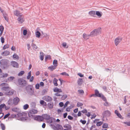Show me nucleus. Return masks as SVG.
Returning a JSON list of instances; mask_svg holds the SVG:
<instances>
[{
	"label": "nucleus",
	"instance_id": "58",
	"mask_svg": "<svg viewBox=\"0 0 130 130\" xmlns=\"http://www.w3.org/2000/svg\"><path fill=\"white\" fill-rule=\"evenodd\" d=\"M123 123L129 126H130V121H129V122H123Z\"/></svg>",
	"mask_w": 130,
	"mask_h": 130
},
{
	"label": "nucleus",
	"instance_id": "28",
	"mask_svg": "<svg viewBox=\"0 0 130 130\" xmlns=\"http://www.w3.org/2000/svg\"><path fill=\"white\" fill-rule=\"evenodd\" d=\"M7 87H3L1 88V89L2 90H4V91H8V90L9 89V87L6 86Z\"/></svg>",
	"mask_w": 130,
	"mask_h": 130
},
{
	"label": "nucleus",
	"instance_id": "13",
	"mask_svg": "<svg viewBox=\"0 0 130 130\" xmlns=\"http://www.w3.org/2000/svg\"><path fill=\"white\" fill-rule=\"evenodd\" d=\"M94 91L96 97H100L102 99V96H104L103 94L100 93L97 90H95Z\"/></svg>",
	"mask_w": 130,
	"mask_h": 130
},
{
	"label": "nucleus",
	"instance_id": "63",
	"mask_svg": "<svg viewBox=\"0 0 130 130\" xmlns=\"http://www.w3.org/2000/svg\"><path fill=\"white\" fill-rule=\"evenodd\" d=\"M39 84L38 83L36 85L35 88L37 89H39Z\"/></svg>",
	"mask_w": 130,
	"mask_h": 130
},
{
	"label": "nucleus",
	"instance_id": "11",
	"mask_svg": "<svg viewBox=\"0 0 130 130\" xmlns=\"http://www.w3.org/2000/svg\"><path fill=\"white\" fill-rule=\"evenodd\" d=\"M34 120L38 121H41L43 120V118L42 116H37L36 117H34Z\"/></svg>",
	"mask_w": 130,
	"mask_h": 130
},
{
	"label": "nucleus",
	"instance_id": "17",
	"mask_svg": "<svg viewBox=\"0 0 130 130\" xmlns=\"http://www.w3.org/2000/svg\"><path fill=\"white\" fill-rule=\"evenodd\" d=\"M20 101L19 98L18 97H16L14 98L13 100V104L15 105H17L18 104Z\"/></svg>",
	"mask_w": 130,
	"mask_h": 130
},
{
	"label": "nucleus",
	"instance_id": "33",
	"mask_svg": "<svg viewBox=\"0 0 130 130\" xmlns=\"http://www.w3.org/2000/svg\"><path fill=\"white\" fill-rule=\"evenodd\" d=\"M95 14L97 16H98L99 17H101L102 15V13L101 14V13L98 11H96Z\"/></svg>",
	"mask_w": 130,
	"mask_h": 130
},
{
	"label": "nucleus",
	"instance_id": "48",
	"mask_svg": "<svg viewBox=\"0 0 130 130\" xmlns=\"http://www.w3.org/2000/svg\"><path fill=\"white\" fill-rule=\"evenodd\" d=\"M67 97V95H64L62 97V99L63 100H65Z\"/></svg>",
	"mask_w": 130,
	"mask_h": 130
},
{
	"label": "nucleus",
	"instance_id": "36",
	"mask_svg": "<svg viewBox=\"0 0 130 130\" xmlns=\"http://www.w3.org/2000/svg\"><path fill=\"white\" fill-rule=\"evenodd\" d=\"M51 56L50 55H48L45 56V61H46L47 59L50 60L51 59Z\"/></svg>",
	"mask_w": 130,
	"mask_h": 130
},
{
	"label": "nucleus",
	"instance_id": "53",
	"mask_svg": "<svg viewBox=\"0 0 130 130\" xmlns=\"http://www.w3.org/2000/svg\"><path fill=\"white\" fill-rule=\"evenodd\" d=\"M80 122H81L83 124H86V121L85 120H82L81 119L80 120Z\"/></svg>",
	"mask_w": 130,
	"mask_h": 130
},
{
	"label": "nucleus",
	"instance_id": "46",
	"mask_svg": "<svg viewBox=\"0 0 130 130\" xmlns=\"http://www.w3.org/2000/svg\"><path fill=\"white\" fill-rule=\"evenodd\" d=\"M78 92L80 94H83L84 93V91L83 90H78Z\"/></svg>",
	"mask_w": 130,
	"mask_h": 130
},
{
	"label": "nucleus",
	"instance_id": "61",
	"mask_svg": "<svg viewBox=\"0 0 130 130\" xmlns=\"http://www.w3.org/2000/svg\"><path fill=\"white\" fill-rule=\"evenodd\" d=\"M1 41L2 43H3L5 42V39L3 37H1Z\"/></svg>",
	"mask_w": 130,
	"mask_h": 130
},
{
	"label": "nucleus",
	"instance_id": "56",
	"mask_svg": "<svg viewBox=\"0 0 130 130\" xmlns=\"http://www.w3.org/2000/svg\"><path fill=\"white\" fill-rule=\"evenodd\" d=\"M57 60H54L53 61V64L54 65H57Z\"/></svg>",
	"mask_w": 130,
	"mask_h": 130
},
{
	"label": "nucleus",
	"instance_id": "25",
	"mask_svg": "<svg viewBox=\"0 0 130 130\" xmlns=\"http://www.w3.org/2000/svg\"><path fill=\"white\" fill-rule=\"evenodd\" d=\"M47 106L49 108L52 109L53 107V103L52 102H50L48 103Z\"/></svg>",
	"mask_w": 130,
	"mask_h": 130
},
{
	"label": "nucleus",
	"instance_id": "6",
	"mask_svg": "<svg viewBox=\"0 0 130 130\" xmlns=\"http://www.w3.org/2000/svg\"><path fill=\"white\" fill-rule=\"evenodd\" d=\"M27 90L29 91V94L32 95L34 93V91L33 89V87L31 85H28L26 87Z\"/></svg>",
	"mask_w": 130,
	"mask_h": 130
},
{
	"label": "nucleus",
	"instance_id": "3",
	"mask_svg": "<svg viewBox=\"0 0 130 130\" xmlns=\"http://www.w3.org/2000/svg\"><path fill=\"white\" fill-rule=\"evenodd\" d=\"M18 83L19 85L21 87L25 86L27 85L26 81L22 78H19L18 80Z\"/></svg>",
	"mask_w": 130,
	"mask_h": 130
},
{
	"label": "nucleus",
	"instance_id": "44",
	"mask_svg": "<svg viewBox=\"0 0 130 130\" xmlns=\"http://www.w3.org/2000/svg\"><path fill=\"white\" fill-rule=\"evenodd\" d=\"M13 58H15L16 59H18L19 58V56L16 54H14L13 56Z\"/></svg>",
	"mask_w": 130,
	"mask_h": 130
},
{
	"label": "nucleus",
	"instance_id": "29",
	"mask_svg": "<svg viewBox=\"0 0 130 130\" xmlns=\"http://www.w3.org/2000/svg\"><path fill=\"white\" fill-rule=\"evenodd\" d=\"M5 106H6L4 104H1L0 105V113L1 112V114L2 113V108L4 107Z\"/></svg>",
	"mask_w": 130,
	"mask_h": 130
},
{
	"label": "nucleus",
	"instance_id": "21",
	"mask_svg": "<svg viewBox=\"0 0 130 130\" xmlns=\"http://www.w3.org/2000/svg\"><path fill=\"white\" fill-rule=\"evenodd\" d=\"M3 16L5 19L8 22L9 21V18L7 14L6 13H3Z\"/></svg>",
	"mask_w": 130,
	"mask_h": 130
},
{
	"label": "nucleus",
	"instance_id": "5",
	"mask_svg": "<svg viewBox=\"0 0 130 130\" xmlns=\"http://www.w3.org/2000/svg\"><path fill=\"white\" fill-rule=\"evenodd\" d=\"M100 28H98L90 32V35H91L92 36H96L99 33H100Z\"/></svg>",
	"mask_w": 130,
	"mask_h": 130
},
{
	"label": "nucleus",
	"instance_id": "10",
	"mask_svg": "<svg viewBox=\"0 0 130 130\" xmlns=\"http://www.w3.org/2000/svg\"><path fill=\"white\" fill-rule=\"evenodd\" d=\"M111 113L110 111L108 110L105 111L103 113L102 115L103 117H107L110 116Z\"/></svg>",
	"mask_w": 130,
	"mask_h": 130
},
{
	"label": "nucleus",
	"instance_id": "2",
	"mask_svg": "<svg viewBox=\"0 0 130 130\" xmlns=\"http://www.w3.org/2000/svg\"><path fill=\"white\" fill-rule=\"evenodd\" d=\"M43 118V120L44 119L47 120V122L51 123H52L53 121H55L56 120L54 118L52 117H50V116L46 114L43 115L42 116Z\"/></svg>",
	"mask_w": 130,
	"mask_h": 130
},
{
	"label": "nucleus",
	"instance_id": "62",
	"mask_svg": "<svg viewBox=\"0 0 130 130\" xmlns=\"http://www.w3.org/2000/svg\"><path fill=\"white\" fill-rule=\"evenodd\" d=\"M126 96H124V103H123L124 104H125L126 103Z\"/></svg>",
	"mask_w": 130,
	"mask_h": 130
},
{
	"label": "nucleus",
	"instance_id": "40",
	"mask_svg": "<svg viewBox=\"0 0 130 130\" xmlns=\"http://www.w3.org/2000/svg\"><path fill=\"white\" fill-rule=\"evenodd\" d=\"M25 73L24 71H21L18 74V76H22Z\"/></svg>",
	"mask_w": 130,
	"mask_h": 130
},
{
	"label": "nucleus",
	"instance_id": "55",
	"mask_svg": "<svg viewBox=\"0 0 130 130\" xmlns=\"http://www.w3.org/2000/svg\"><path fill=\"white\" fill-rule=\"evenodd\" d=\"M0 85L1 86H8V84L5 83H3L1 84Z\"/></svg>",
	"mask_w": 130,
	"mask_h": 130
},
{
	"label": "nucleus",
	"instance_id": "52",
	"mask_svg": "<svg viewBox=\"0 0 130 130\" xmlns=\"http://www.w3.org/2000/svg\"><path fill=\"white\" fill-rule=\"evenodd\" d=\"M118 117L121 119H123V118L122 117V116L121 115L120 113H119L116 115Z\"/></svg>",
	"mask_w": 130,
	"mask_h": 130
},
{
	"label": "nucleus",
	"instance_id": "31",
	"mask_svg": "<svg viewBox=\"0 0 130 130\" xmlns=\"http://www.w3.org/2000/svg\"><path fill=\"white\" fill-rule=\"evenodd\" d=\"M40 58L41 60H43L44 59V53L42 52H40Z\"/></svg>",
	"mask_w": 130,
	"mask_h": 130
},
{
	"label": "nucleus",
	"instance_id": "30",
	"mask_svg": "<svg viewBox=\"0 0 130 130\" xmlns=\"http://www.w3.org/2000/svg\"><path fill=\"white\" fill-rule=\"evenodd\" d=\"M0 63L2 65H5L6 64V60L4 59H2L0 61Z\"/></svg>",
	"mask_w": 130,
	"mask_h": 130
},
{
	"label": "nucleus",
	"instance_id": "41",
	"mask_svg": "<svg viewBox=\"0 0 130 130\" xmlns=\"http://www.w3.org/2000/svg\"><path fill=\"white\" fill-rule=\"evenodd\" d=\"M0 125L2 130H5V127L4 125L2 123H1Z\"/></svg>",
	"mask_w": 130,
	"mask_h": 130
},
{
	"label": "nucleus",
	"instance_id": "27",
	"mask_svg": "<svg viewBox=\"0 0 130 130\" xmlns=\"http://www.w3.org/2000/svg\"><path fill=\"white\" fill-rule=\"evenodd\" d=\"M83 80L81 78H79L77 81L78 84L79 85H81L82 84Z\"/></svg>",
	"mask_w": 130,
	"mask_h": 130
},
{
	"label": "nucleus",
	"instance_id": "39",
	"mask_svg": "<svg viewBox=\"0 0 130 130\" xmlns=\"http://www.w3.org/2000/svg\"><path fill=\"white\" fill-rule=\"evenodd\" d=\"M29 107V105L27 104H26L24 105L23 108L24 109L26 110Z\"/></svg>",
	"mask_w": 130,
	"mask_h": 130
},
{
	"label": "nucleus",
	"instance_id": "50",
	"mask_svg": "<svg viewBox=\"0 0 130 130\" xmlns=\"http://www.w3.org/2000/svg\"><path fill=\"white\" fill-rule=\"evenodd\" d=\"M4 27L2 25L0 26V31L1 32H3Z\"/></svg>",
	"mask_w": 130,
	"mask_h": 130
},
{
	"label": "nucleus",
	"instance_id": "35",
	"mask_svg": "<svg viewBox=\"0 0 130 130\" xmlns=\"http://www.w3.org/2000/svg\"><path fill=\"white\" fill-rule=\"evenodd\" d=\"M31 45L32 46V48L33 50H35L38 48L37 46L35 44L32 43Z\"/></svg>",
	"mask_w": 130,
	"mask_h": 130
},
{
	"label": "nucleus",
	"instance_id": "16",
	"mask_svg": "<svg viewBox=\"0 0 130 130\" xmlns=\"http://www.w3.org/2000/svg\"><path fill=\"white\" fill-rule=\"evenodd\" d=\"M11 65L14 67L18 68L19 67V64L18 63L15 61H12L11 62Z\"/></svg>",
	"mask_w": 130,
	"mask_h": 130
},
{
	"label": "nucleus",
	"instance_id": "4",
	"mask_svg": "<svg viewBox=\"0 0 130 130\" xmlns=\"http://www.w3.org/2000/svg\"><path fill=\"white\" fill-rule=\"evenodd\" d=\"M38 111L37 110L32 109L29 111L28 113V116L29 117H30L31 119L33 118L34 116L32 114H36L38 112Z\"/></svg>",
	"mask_w": 130,
	"mask_h": 130
},
{
	"label": "nucleus",
	"instance_id": "18",
	"mask_svg": "<svg viewBox=\"0 0 130 130\" xmlns=\"http://www.w3.org/2000/svg\"><path fill=\"white\" fill-rule=\"evenodd\" d=\"M90 36H91V35H90V34L89 35H87L86 34L84 33L83 34V38L86 40H87L89 38V37Z\"/></svg>",
	"mask_w": 130,
	"mask_h": 130
},
{
	"label": "nucleus",
	"instance_id": "9",
	"mask_svg": "<svg viewBox=\"0 0 130 130\" xmlns=\"http://www.w3.org/2000/svg\"><path fill=\"white\" fill-rule=\"evenodd\" d=\"M43 99V100L47 102H51L53 100L51 97L47 95L44 96Z\"/></svg>",
	"mask_w": 130,
	"mask_h": 130
},
{
	"label": "nucleus",
	"instance_id": "32",
	"mask_svg": "<svg viewBox=\"0 0 130 130\" xmlns=\"http://www.w3.org/2000/svg\"><path fill=\"white\" fill-rule=\"evenodd\" d=\"M40 103L41 104L45 106H46L47 105L46 103L43 100H41L40 101Z\"/></svg>",
	"mask_w": 130,
	"mask_h": 130
},
{
	"label": "nucleus",
	"instance_id": "26",
	"mask_svg": "<svg viewBox=\"0 0 130 130\" xmlns=\"http://www.w3.org/2000/svg\"><path fill=\"white\" fill-rule=\"evenodd\" d=\"M58 81V79H57L56 78H54L53 80V83H54V86H58V84L57 83Z\"/></svg>",
	"mask_w": 130,
	"mask_h": 130
},
{
	"label": "nucleus",
	"instance_id": "47",
	"mask_svg": "<svg viewBox=\"0 0 130 130\" xmlns=\"http://www.w3.org/2000/svg\"><path fill=\"white\" fill-rule=\"evenodd\" d=\"M9 47V45L8 44H6L3 47V49L4 50H5L6 48H8Z\"/></svg>",
	"mask_w": 130,
	"mask_h": 130
},
{
	"label": "nucleus",
	"instance_id": "1",
	"mask_svg": "<svg viewBox=\"0 0 130 130\" xmlns=\"http://www.w3.org/2000/svg\"><path fill=\"white\" fill-rule=\"evenodd\" d=\"M17 115L18 120L22 121L29 122L31 119L30 117L28 116L27 113L25 112L18 113Z\"/></svg>",
	"mask_w": 130,
	"mask_h": 130
},
{
	"label": "nucleus",
	"instance_id": "64",
	"mask_svg": "<svg viewBox=\"0 0 130 130\" xmlns=\"http://www.w3.org/2000/svg\"><path fill=\"white\" fill-rule=\"evenodd\" d=\"M68 118L69 119L71 120H72L73 118L70 115L68 116Z\"/></svg>",
	"mask_w": 130,
	"mask_h": 130
},
{
	"label": "nucleus",
	"instance_id": "49",
	"mask_svg": "<svg viewBox=\"0 0 130 130\" xmlns=\"http://www.w3.org/2000/svg\"><path fill=\"white\" fill-rule=\"evenodd\" d=\"M83 104L82 103L78 102L77 103V107H79L83 106Z\"/></svg>",
	"mask_w": 130,
	"mask_h": 130
},
{
	"label": "nucleus",
	"instance_id": "54",
	"mask_svg": "<svg viewBox=\"0 0 130 130\" xmlns=\"http://www.w3.org/2000/svg\"><path fill=\"white\" fill-rule=\"evenodd\" d=\"M8 76V74L7 73L3 74V75L1 77L5 78L7 77Z\"/></svg>",
	"mask_w": 130,
	"mask_h": 130
},
{
	"label": "nucleus",
	"instance_id": "51",
	"mask_svg": "<svg viewBox=\"0 0 130 130\" xmlns=\"http://www.w3.org/2000/svg\"><path fill=\"white\" fill-rule=\"evenodd\" d=\"M10 115V113H8L5 115L4 117V119H5L7 118Z\"/></svg>",
	"mask_w": 130,
	"mask_h": 130
},
{
	"label": "nucleus",
	"instance_id": "38",
	"mask_svg": "<svg viewBox=\"0 0 130 130\" xmlns=\"http://www.w3.org/2000/svg\"><path fill=\"white\" fill-rule=\"evenodd\" d=\"M41 35L40 32L39 31H37L36 33V36L38 38L40 37Z\"/></svg>",
	"mask_w": 130,
	"mask_h": 130
},
{
	"label": "nucleus",
	"instance_id": "42",
	"mask_svg": "<svg viewBox=\"0 0 130 130\" xmlns=\"http://www.w3.org/2000/svg\"><path fill=\"white\" fill-rule=\"evenodd\" d=\"M14 78V77L13 76H10L8 78V80L12 81Z\"/></svg>",
	"mask_w": 130,
	"mask_h": 130
},
{
	"label": "nucleus",
	"instance_id": "24",
	"mask_svg": "<svg viewBox=\"0 0 130 130\" xmlns=\"http://www.w3.org/2000/svg\"><path fill=\"white\" fill-rule=\"evenodd\" d=\"M57 66V65L52 66L50 67H49L48 68L51 71H53V70L56 69V67Z\"/></svg>",
	"mask_w": 130,
	"mask_h": 130
},
{
	"label": "nucleus",
	"instance_id": "59",
	"mask_svg": "<svg viewBox=\"0 0 130 130\" xmlns=\"http://www.w3.org/2000/svg\"><path fill=\"white\" fill-rule=\"evenodd\" d=\"M81 111L83 113H86L87 112V110L86 109H84L82 110Z\"/></svg>",
	"mask_w": 130,
	"mask_h": 130
},
{
	"label": "nucleus",
	"instance_id": "19",
	"mask_svg": "<svg viewBox=\"0 0 130 130\" xmlns=\"http://www.w3.org/2000/svg\"><path fill=\"white\" fill-rule=\"evenodd\" d=\"M10 52L9 51H5L4 52L1 53V55L3 56H6L9 55Z\"/></svg>",
	"mask_w": 130,
	"mask_h": 130
},
{
	"label": "nucleus",
	"instance_id": "22",
	"mask_svg": "<svg viewBox=\"0 0 130 130\" xmlns=\"http://www.w3.org/2000/svg\"><path fill=\"white\" fill-rule=\"evenodd\" d=\"M54 91L57 93L62 92V91L61 89L58 88L57 87H55L54 89Z\"/></svg>",
	"mask_w": 130,
	"mask_h": 130
},
{
	"label": "nucleus",
	"instance_id": "20",
	"mask_svg": "<svg viewBox=\"0 0 130 130\" xmlns=\"http://www.w3.org/2000/svg\"><path fill=\"white\" fill-rule=\"evenodd\" d=\"M14 15L17 17H19L21 14L20 11L18 10H16L14 11Z\"/></svg>",
	"mask_w": 130,
	"mask_h": 130
},
{
	"label": "nucleus",
	"instance_id": "23",
	"mask_svg": "<svg viewBox=\"0 0 130 130\" xmlns=\"http://www.w3.org/2000/svg\"><path fill=\"white\" fill-rule=\"evenodd\" d=\"M88 13L91 16L93 17H94V16L95 15V11L91 10Z\"/></svg>",
	"mask_w": 130,
	"mask_h": 130
},
{
	"label": "nucleus",
	"instance_id": "37",
	"mask_svg": "<svg viewBox=\"0 0 130 130\" xmlns=\"http://www.w3.org/2000/svg\"><path fill=\"white\" fill-rule=\"evenodd\" d=\"M102 127L103 128H108V125L107 124L104 123Z\"/></svg>",
	"mask_w": 130,
	"mask_h": 130
},
{
	"label": "nucleus",
	"instance_id": "14",
	"mask_svg": "<svg viewBox=\"0 0 130 130\" xmlns=\"http://www.w3.org/2000/svg\"><path fill=\"white\" fill-rule=\"evenodd\" d=\"M102 99L103 101L105 102L104 104V106H108L109 105V103L107 101L106 98L104 96H102Z\"/></svg>",
	"mask_w": 130,
	"mask_h": 130
},
{
	"label": "nucleus",
	"instance_id": "60",
	"mask_svg": "<svg viewBox=\"0 0 130 130\" xmlns=\"http://www.w3.org/2000/svg\"><path fill=\"white\" fill-rule=\"evenodd\" d=\"M27 31L26 29H24L23 31V34L25 36L27 34Z\"/></svg>",
	"mask_w": 130,
	"mask_h": 130
},
{
	"label": "nucleus",
	"instance_id": "15",
	"mask_svg": "<svg viewBox=\"0 0 130 130\" xmlns=\"http://www.w3.org/2000/svg\"><path fill=\"white\" fill-rule=\"evenodd\" d=\"M56 129L55 130H63V128L62 126L60 124H57L55 127Z\"/></svg>",
	"mask_w": 130,
	"mask_h": 130
},
{
	"label": "nucleus",
	"instance_id": "43",
	"mask_svg": "<svg viewBox=\"0 0 130 130\" xmlns=\"http://www.w3.org/2000/svg\"><path fill=\"white\" fill-rule=\"evenodd\" d=\"M12 110L13 111L17 112L18 111V109L16 107H13L12 109Z\"/></svg>",
	"mask_w": 130,
	"mask_h": 130
},
{
	"label": "nucleus",
	"instance_id": "8",
	"mask_svg": "<svg viewBox=\"0 0 130 130\" xmlns=\"http://www.w3.org/2000/svg\"><path fill=\"white\" fill-rule=\"evenodd\" d=\"M24 16L23 15H20L17 19L18 23L19 24H22L25 21L24 19Z\"/></svg>",
	"mask_w": 130,
	"mask_h": 130
},
{
	"label": "nucleus",
	"instance_id": "7",
	"mask_svg": "<svg viewBox=\"0 0 130 130\" xmlns=\"http://www.w3.org/2000/svg\"><path fill=\"white\" fill-rule=\"evenodd\" d=\"M122 38L120 37H118L116 38L114 40L115 44L116 46H117L122 41Z\"/></svg>",
	"mask_w": 130,
	"mask_h": 130
},
{
	"label": "nucleus",
	"instance_id": "12",
	"mask_svg": "<svg viewBox=\"0 0 130 130\" xmlns=\"http://www.w3.org/2000/svg\"><path fill=\"white\" fill-rule=\"evenodd\" d=\"M64 127L66 128L63 130H72L71 125L69 124H65L63 126Z\"/></svg>",
	"mask_w": 130,
	"mask_h": 130
},
{
	"label": "nucleus",
	"instance_id": "45",
	"mask_svg": "<svg viewBox=\"0 0 130 130\" xmlns=\"http://www.w3.org/2000/svg\"><path fill=\"white\" fill-rule=\"evenodd\" d=\"M103 123V122L100 121L97 123L96 125L97 126H101Z\"/></svg>",
	"mask_w": 130,
	"mask_h": 130
},
{
	"label": "nucleus",
	"instance_id": "34",
	"mask_svg": "<svg viewBox=\"0 0 130 130\" xmlns=\"http://www.w3.org/2000/svg\"><path fill=\"white\" fill-rule=\"evenodd\" d=\"M14 93V91L12 90H10L7 92V94L9 95H12Z\"/></svg>",
	"mask_w": 130,
	"mask_h": 130
},
{
	"label": "nucleus",
	"instance_id": "57",
	"mask_svg": "<svg viewBox=\"0 0 130 130\" xmlns=\"http://www.w3.org/2000/svg\"><path fill=\"white\" fill-rule=\"evenodd\" d=\"M60 74L62 75H65L66 76H68L69 75L68 74L66 73V72H63Z\"/></svg>",
	"mask_w": 130,
	"mask_h": 130
}]
</instances>
